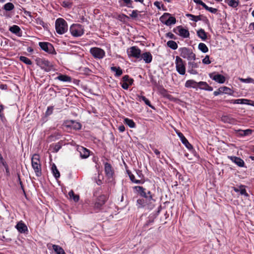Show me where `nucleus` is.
I'll use <instances>...</instances> for the list:
<instances>
[{
    "label": "nucleus",
    "instance_id": "f257e3e1",
    "mask_svg": "<svg viewBox=\"0 0 254 254\" xmlns=\"http://www.w3.org/2000/svg\"><path fill=\"white\" fill-rule=\"evenodd\" d=\"M155 190L153 182L144 179V208L151 210L155 206V199L152 191Z\"/></svg>",
    "mask_w": 254,
    "mask_h": 254
},
{
    "label": "nucleus",
    "instance_id": "f03ea898",
    "mask_svg": "<svg viewBox=\"0 0 254 254\" xmlns=\"http://www.w3.org/2000/svg\"><path fill=\"white\" fill-rule=\"evenodd\" d=\"M55 28L56 32L59 34L62 35L67 31L68 25L65 20L62 18H59L56 20Z\"/></svg>",
    "mask_w": 254,
    "mask_h": 254
},
{
    "label": "nucleus",
    "instance_id": "7ed1b4c3",
    "mask_svg": "<svg viewBox=\"0 0 254 254\" xmlns=\"http://www.w3.org/2000/svg\"><path fill=\"white\" fill-rule=\"evenodd\" d=\"M31 164L36 175L38 177L41 175V165L40 156L37 154H34L31 158Z\"/></svg>",
    "mask_w": 254,
    "mask_h": 254
},
{
    "label": "nucleus",
    "instance_id": "20e7f679",
    "mask_svg": "<svg viewBox=\"0 0 254 254\" xmlns=\"http://www.w3.org/2000/svg\"><path fill=\"white\" fill-rule=\"evenodd\" d=\"M180 55L182 58L187 59L189 61L193 60L196 59L195 55L192 50L186 47L181 48L179 49Z\"/></svg>",
    "mask_w": 254,
    "mask_h": 254
},
{
    "label": "nucleus",
    "instance_id": "39448f33",
    "mask_svg": "<svg viewBox=\"0 0 254 254\" xmlns=\"http://www.w3.org/2000/svg\"><path fill=\"white\" fill-rule=\"evenodd\" d=\"M69 31L73 37H78L81 36L84 34V28L79 24H73L69 28Z\"/></svg>",
    "mask_w": 254,
    "mask_h": 254
},
{
    "label": "nucleus",
    "instance_id": "423d86ee",
    "mask_svg": "<svg viewBox=\"0 0 254 254\" xmlns=\"http://www.w3.org/2000/svg\"><path fill=\"white\" fill-rule=\"evenodd\" d=\"M36 62L37 64L46 72L50 71L53 69V66L52 64L46 59L38 58L36 60Z\"/></svg>",
    "mask_w": 254,
    "mask_h": 254
},
{
    "label": "nucleus",
    "instance_id": "0eeeda50",
    "mask_svg": "<svg viewBox=\"0 0 254 254\" xmlns=\"http://www.w3.org/2000/svg\"><path fill=\"white\" fill-rule=\"evenodd\" d=\"M175 64L176 70L181 75L186 73V66L185 62L179 56L176 57Z\"/></svg>",
    "mask_w": 254,
    "mask_h": 254
},
{
    "label": "nucleus",
    "instance_id": "6e6552de",
    "mask_svg": "<svg viewBox=\"0 0 254 254\" xmlns=\"http://www.w3.org/2000/svg\"><path fill=\"white\" fill-rule=\"evenodd\" d=\"M90 52L95 59H102L105 56V51L98 47L91 48L90 50Z\"/></svg>",
    "mask_w": 254,
    "mask_h": 254
},
{
    "label": "nucleus",
    "instance_id": "1a4fd4ad",
    "mask_svg": "<svg viewBox=\"0 0 254 254\" xmlns=\"http://www.w3.org/2000/svg\"><path fill=\"white\" fill-rule=\"evenodd\" d=\"M157 87L158 92L163 97L166 98L171 101L175 102L176 101V98L170 94L168 90L165 89L162 85H157Z\"/></svg>",
    "mask_w": 254,
    "mask_h": 254
},
{
    "label": "nucleus",
    "instance_id": "9d476101",
    "mask_svg": "<svg viewBox=\"0 0 254 254\" xmlns=\"http://www.w3.org/2000/svg\"><path fill=\"white\" fill-rule=\"evenodd\" d=\"M173 32L184 38H187L190 37L189 30L184 28L182 26H178L174 28Z\"/></svg>",
    "mask_w": 254,
    "mask_h": 254
},
{
    "label": "nucleus",
    "instance_id": "9b49d317",
    "mask_svg": "<svg viewBox=\"0 0 254 254\" xmlns=\"http://www.w3.org/2000/svg\"><path fill=\"white\" fill-rule=\"evenodd\" d=\"M39 46L45 52L49 54H55V51L53 46L48 42H39Z\"/></svg>",
    "mask_w": 254,
    "mask_h": 254
},
{
    "label": "nucleus",
    "instance_id": "f8f14e48",
    "mask_svg": "<svg viewBox=\"0 0 254 254\" xmlns=\"http://www.w3.org/2000/svg\"><path fill=\"white\" fill-rule=\"evenodd\" d=\"M127 54L129 57L139 58L141 55V51L137 47L133 46L127 49Z\"/></svg>",
    "mask_w": 254,
    "mask_h": 254
},
{
    "label": "nucleus",
    "instance_id": "ddd939ff",
    "mask_svg": "<svg viewBox=\"0 0 254 254\" xmlns=\"http://www.w3.org/2000/svg\"><path fill=\"white\" fill-rule=\"evenodd\" d=\"M209 76L212 80L220 84L224 83L226 80V78L224 75L218 73L216 74L215 72L209 73Z\"/></svg>",
    "mask_w": 254,
    "mask_h": 254
},
{
    "label": "nucleus",
    "instance_id": "4468645a",
    "mask_svg": "<svg viewBox=\"0 0 254 254\" xmlns=\"http://www.w3.org/2000/svg\"><path fill=\"white\" fill-rule=\"evenodd\" d=\"M234 91L230 88L227 86H222L219 88L218 90L215 91L213 92L214 96H218L221 94L225 93L230 95H232Z\"/></svg>",
    "mask_w": 254,
    "mask_h": 254
},
{
    "label": "nucleus",
    "instance_id": "2eb2a0df",
    "mask_svg": "<svg viewBox=\"0 0 254 254\" xmlns=\"http://www.w3.org/2000/svg\"><path fill=\"white\" fill-rule=\"evenodd\" d=\"M199 64H200V61L198 63H195L194 62H189L188 69V72L191 74H198V72L195 69L198 67Z\"/></svg>",
    "mask_w": 254,
    "mask_h": 254
},
{
    "label": "nucleus",
    "instance_id": "dca6fc26",
    "mask_svg": "<svg viewBox=\"0 0 254 254\" xmlns=\"http://www.w3.org/2000/svg\"><path fill=\"white\" fill-rule=\"evenodd\" d=\"M132 83V79L129 78L128 75H125L122 78L121 86L123 89L127 90Z\"/></svg>",
    "mask_w": 254,
    "mask_h": 254
},
{
    "label": "nucleus",
    "instance_id": "f3484780",
    "mask_svg": "<svg viewBox=\"0 0 254 254\" xmlns=\"http://www.w3.org/2000/svg\"><path fill=\"white\" fill-rule=\"evenodd\" d=\"M161 208V206L158 208V211L156 213H152L150 214L149 216L148 217V220L147 221L146 223L144 225V227L146 226H149L150 225H152V224L154 222V220L155 219V218L157 217V216L158 215L159 213L160 212V208Z\"/></svg>",
    "mask_w": 254,
    "mask_h": 254
},
{
    "label": "nucleus",
    "instance_id": "a211bd4d",
    "mask_svg": "<svg viewBox=\"0 0 254 254\" xmlns=\"http://www.w3.org/2000/svg\"><path fill=\"white\" fill-rule=\"evenodd\" d=\"M105 172L108 178H111L114 175V171L111 165L108 163H105L104 165Z\"/></svg>",
    "mask_w": 254,
    "mask_h": 254
},
{
    "label": "nucleus",
    "instance_id": "6ab92c4d",
    "mask_svg": "<svg viewBox=\"0 0 254 254\" xmlns=\"http://www.w3.org/2000/svg\"><path fill=\"white\" fill-rule=\"evenodd\" d=\"M77 150L82 158H86L89 156V151L82 146H78Z\"/></svg>",
    "mask_w": 254,
    "mask_h": 254
},
{
    "label": "nucleus",
    "instance_id": "aec40b11",
    "mask_svg": "<svg viewBox=\"0 0 254 254\" xmlns=\"http://www.w3.org/2000/svg\"><path fill=\"white\" fill-rule=\"evenodd\" d=\"M230 160L237 165L239 167H243L245 165L244 161L240 157L236 156H229Z\"/></svg>",
    "mask_w": 254,
    "mask_h": 254
},
{
    "label": "nucleus",
    "instance_id": "412c9836",
    "mask_svg": "<svg viewBox=\"0 0 254 254\" xmlns=\"http://www.w3.org/2000/svg\"><path fill=\"white\" fill-rule=\"evenodd\" d=\"M236 132L239 136H246L251 135L253 132V130L251 129H247L246 130L238 129L236 130Z\"/></svg>",
    "mask_w": 254,
    "mask_h": 254
},
{
    "label": "nucleus",
    "instance_id": "4be33fe9",
    "mask_svg": "<svg viewBox=\"0 0 254 254\" xmlns=\"http://www.w3.org/2000/svg\"><path fill=\"white\" fill-rule=\"evenodd\" d=\"M9 30L12 33L15 34L19 37L22 36V31L20 27L16 25H14L9 27Z\"/></svg>",
    "mask_w": 254,
    "mask_h": 254
},
{
    "label": "nucleus",
    "instance_id": "5701e85b",
    "mask_svg": "<svg viewBox=\"0 0 254 254\" xmlns=\"http://www.w3.org/2000/svg\"><path fill=\"white\" fill-rule=\"evenodd\" d=\"M191 20L194 22H197L198 21L201 20L205 23L207 24H209V20L207 18L206 16H204L203 15H194L193 19H191Z\"/></svg>",
    "mask_w": 254,
    "mask_h": 254
},
{
    "label": "nucleus",
    "instance_id": "b1692460",
    "mask_svg": "<svg viewBox=\"0 0 254 254\" xmlns=\"http://www.w3.org/2000/svg\"><path fill=\"white\" fill-rule=\"evenodd\" d=\"M233 190L236 192H239L241 195H244L246 197L249 196V194L246 191L245 186L244 185H241L239 188L234 187Z\"/></svg>",
    "mask_w": 254,
    "mask_h": 254
},
{
    "label": "nucleus",
    "instance_id": "393cba45",
    "mask_svg": "<svg viewBox=\"0 0 254 254\" xmlns=\"http://www.w3.org/2000/svg\"><path fill=\"white\" fill-rule=\"evenodd\" d=\"M197 83H198V82H196L194 80L190 79V80H188L186 82L185 86L187 88H197Z\"/></svg>",
    "mask_w": 254,
    "mask_h": 254
},
{
    "label": "nucleus",
    "instance_id": "a878e982",
    "mask_svg": "<svg viewBox=\"0 0 254 254\" xmlns=\"http://www.w3.org/2000/svg\"><path fill=\"white\" fill-rule=\"evenodd\" d=\"M56 79L63 82H70L71 81V78L64 74H61Z\"/></svg>",
    "mask_w": 254,
    "mask_h": 254
},
{
    "label": "nucleus",
    "instance_id": "bb28decb",
    "mask_svg": "<svg viewBox=\"0 0 254 254\" xmlns=\"http://www.w3.org/2000/svg\"><path fill=\"white\" fill-rule=\"evenodd\" d=\"M197 35L203 41L207 39V34L203 29H200L197 31Z\"/></svg>",
    "mask_w": 254,
    "mask_h": 254
},
{
    "label": "nucleus",
    "instance_id": "cd10ccee",
    "mask_svg": "<svg viewBox=\"0 0 254 254\" xmlns=\"http://www.w3.org/2000/svg\"><path fill=\"white\" fill-rule=\"evenodd\" d=\"M52 248L56 254H66L64 250L59 245H52Z\"/></svg>",
    "mask_w": 254,
    "mask_h": 254
},
{
    "label": "nucleus",
    "instance_id": "c85d7f7f",
    "mask_svg": "<svg viewBox=\"0 0 254 254\" xmlns=\"http://www.w3.org/2000/svg\"><path fill=\"white\" fill-rule=\"evenodd\" d=\"M17 230L20 233H24L27 230V226L23 223L19 222L16 226Z\"/></svg>",
    "mask_w": 254,
    "mask_h": 254
},
{
    "label": "nucleus",
    "instance_id": "c756f323",
    "mask_svg": "<svg viewBox=\"0 0 254 254\" xmlns=\"http://www.w3.org/2000/svg\"><path fill=\"white\" fill-rule=\"evenodd\" d=\"M225 2L233 8L237 7L239 3V0H225Z\"/></svg>",
    "mask_w": 254,
    "mask_h": 254
},
{
    "label": "nucleus",
    "instance_id": "7c9ffc66",
    "mask_svg": "<svg viewBox=\"0 0 254 254\" xmlns=\"http://www.w3.org/2000/svg\"><path fill=\"white\" fill-rule=\"evenodd\" d=\"M152 60V56L151 53L149 52H144V61L145 63L149 64L151 62Z\"/></svg>",
    "mask_w": 254,
    "mask_h": 254
},
{
    "label": "nucleus",
    "instance_id": "2f4dec72",
    "mask_svg": "<svg viewBox=\"0 0 254 254\" xmlns=\"http://www.w3.org/2000/svg\"><path fill=\"white\" fill-rule=\"evenodd\" d=\"M112 71L115 72V76H120L123 73V70L120 67L112 66L111 67Z\"/></svg>",
    "mask_w": 254,
    "mask_h": 254
},
{
    "label": "nucleus",
    "instance_id": "473e14b6",
    "mask_svg": "<svg viewBox=\"0 0 254 254\" xmlns=\"http://www.w3.org/2000/svg\"><path fill=\"white\" fill-rule=\"evenodd\" d=\"M51 169L54 177L56 179L60 178V174L55 164H53L52 165Z\"/></svg>",
    "mask_w": 254,
    "mask_h": 254
},
{
    "label": "nucleus",
    "instance_id": "72a5a7b5",
    "mask_svg": "<svg viewBox=\"0 0 254 254\" xmlns=\"http://www.w3.org/2000/svg\"><path fill=\"white\" fill-rule=\"evenodd\" d=\"M199 84L201 86L204 85V87L202 88V90L211 91L213 90V87L210 86L206 82L200 81Z\"/></svg>",
    "mask_w": 254,
    "mask_h": 254
},
{
    "label": "nucleus",
    "instance_id": "f704fd0d",
    "mask_svg": "<svg viewBox=\"0 0 254 254\" xmlns=\"http://www.w3.org/2000/svg\"><path fill=\"white\" fill-rule=\"evenodd\" d=\"M182 142L188 149L190 150L193 149L192 145L190 143L188 139L185 136H183V138H182Z\"/></svg>",
    "mask_w": 254,
    "mask_h": 254
},
{
    "label": "nucleus",
    "instance_id": "c9c22d12",
    "mask_svg": "<svg viewBox=\"0 0 254 254\" xmlns=\"http://www.w3.org/2000/svg\"><path fill=\"white\" fill-rule=\"evenodd\" d=\"M167 45L168 47L172 50H176L178 48V45L177 43L173 40H170L167 42Z\"/></svg>",
    "mask_w": 254,
    "mask_h": 254
},
{
    "label": "nucleus",
    "instance_id": "e433bc0d",
    "mask_svg": "<svg viewBox=\"0 0 254 254\" xmlns=\"http://www.w3.org/2000/svg\"><path fill=\"white\" fill-rule=\"evenodd\" d=\"M198 48L200 51L204 53H205L208 51V47L204 43H200L199 44Z\"/></svg>",
    "mask_w": 254,
    "mask_h": 254
},
{
    "label": "nucleus",
    "instance_id": "4c0bfd02",
    "mask_svg": "<svg viewBox=\"0 0 254 254\" xmlns=\"http://www.w3.org/2000/svg\"><path fill=\"white\" fill-rule=\"evenodd\" d=\"M166 22V25L170 26L172 24H175L176 22V19L175 17H173L170 15Z\"/></svg>",
    "mask_w": 254,
    "mask_h": 254
},
{
    "label": "nucleus",
    "instance_id": "58836bf2",
    "mask_svg": "<svg viewBox=\"0 0 254 254\" xmlns=\"http://www.w3.org/2000/svg\"><path fill=\"white\" fill-rule=\"evenodd\" d=\"M171 14L169 13H164L163 15L160 17V21L166 25V21L168 20Z\"/></svg>",
    "mask_w": 254,
    "mask_h": 254
},
{
    "label": "nucleus",
    "instance_id": "ea45409f",
    "mask_svg": "<svg viewBox=\"0 0 254 254\" xmlns=\"http://www.w3.org/2000/svg\"><path fill=\"white\" fill-rule=\"evenodd\" d=\"M124 123L131 128H133L135 127V123L132 120L129 119L128 118H125L124 119Z\"/></svg>",
    "mask_w": 254,
    "mask_h": 254
},
{
    "label": "nucleus",
    "instance_id": "a19ab883",
    "mask_svg": "<svg viewBox=\"0 0 254 254\" xmlns=\"http://www.w3.org/2000/svg\"><path fill=\"white\" fill-rule=\"evenodd\" d=\"M14 6L13 3L11 2H7L3 6V9L6 11H10L13 9Z\"/></svg>",
    "mask_w": 254,
    "mask_h": 254
},
{
    "label": "nucleus",
    "instance_id": "79ce46f5",
    "mask_svg": "<svg viewBox=\"0 0 254 254\" xmlns=\"http://www.w3.org/2000/svg\"><path fill=\"white\" fill-rule=\"evenodd\" d=\"M69 126L75 129H79L81 127V125L79 123L72 121H71V125Z\"/></svg>",
    "mask_w": 254,
    "mask_h": 254
},
{
    "label": "nucleus",
    "instance_id": "37998d69",
    "mask_svg": "<svg viewBox=\"0 0 254 254\" xmlns=\"http://www.w3.org/2000/svg\"><path fill=\"white\" fill-rule=\"evenodd\" d=\"M19 59L21 62H23L26 64L31 65L32 64L31 61L26 57L20 56Z\"/></svg>",
    "mask_w": 254,
    "mask_h": 254
},
{
    "label": "nucleus",
    "instance_id": "c03bdc74",
    "mask_svg": "<svg viewBox=\"0 0 254 254\" xmlns=\"http://www.w3.org/2000/svg\"><path fill=\"white\" fill-rule=\"evenodd\" d=\"M68 195L70 198L72 199L75 202H77L79 200V196L74 193L72 190H70L68 192Z\"/></svg>",
    "mask_w": 254,
    "mask_h": 254
},
{
    "label": "nucleus",
    "instance_id": "a18cd8bd",
    "mask_svg": "<svg viewBox=\"0 0 254 254\" xmlns=\"http://www.w3.org/2000/svg\"><path fill=\"white\" fill-rule=\"evenodd\" d=\"M121 5L126 6L127 7H131L132 4V1L131 0H122L119 1Z\"/></svg>",
    "mask_w": 254,
    "mask_h": 254
},
{
    "label": "nucleus",
    "instance_id": "49530a36",
    "mask_svg": "<svg viewBox=\"0 0 254 254\" xmlns=\"http://www.w3.org/2000/svg\"><path fill=\"white\" fill-rule=\"evenodd\" d=\"M222 121L224 123L231 124L234 122V119L228 116H224L222 117Z\"/></svg>",
    "mask_w": 254,
    "mask_h": 254
},
{
    "label": "nucleus",
    "instance_id": "de8ad7c7",
    "mask_svg": "<svg viewBox=\"0 0 254 254\" xmlns=\"http://www.w3.org/2000/svg\"><path fill=\"white\" fill-rule=\"evenodd\" d=\"M236 101L237 104L250 105L249 102L250 101V100L247 99H236Z\"/></svg>",
    "mask_w": 254,
    "mask_h": 254
},
{
    "label": "nucleus",
    "instance_id": "09e8293b",
    "mask_svg": "<svg viewBox=\"0 0 254 254\" xmlns=\"http://www.w3.org/2000/svg\"><path fill=\"white\" fill-rule=\"evenodd\" d=\"M144 103L147 106H148L149 107H150L151 109L156 110V108L154 106H153L151 104L150 101L147 98H145L144 96Z\"/></svg>",
    "mask_w": 254,
    "mask_h": 254
},
{
    "label": "nucleus",
    "instance_id": "8fccbe9b",
    "mask_svg": "<svg viewBox=\"0 0 254 254\" xmlns=\"http://www.w3.org/2000/svg\"><path fill=\"white\" fill-rule=\"evenodd\" d=\"M54 107L53 106H49L47 108V111L45 113V115L46 116H49L51 115L53 112Z\"/></svg>",
    "mask_w": 254,
    "mask_h": 254
},
{
    "label": "nucleus",
    "instance_id": "3c124183",
    "mask_svg": "<svg viewBox=\"0 0 254 254\" xmlns=\"http://www.w3.org/2000/svg\"><path fill=\"white\" fill-rule=\"evenodd\" d=\"M133 189L134 190L140 193L141 195H142L143 194V188L141 187L140 186H135L133 188Z\"/></svg>",
    "mask_w": 254,
    "mask_h": 254
},
{
    "label": "nucleus",
    "instance_id": "603ef678",
    "mask_svg": "<svg viewBox=\"0 0 254 254\" xmlns=\"http://www.w3.org/2000/svg\"><path fill=\"white\" fill-rule=\"evenodd\" d=\"M104 199V196H100L99 198H98V200H102V202L101 203H99V202H96L95 204V207H97V208H99L100 207L102 204H103L105 202V201L103 200Z\"/></svg>",
    "mask_w": 254,
    "mask_h": 254
},
{
    "label": "nucleus",
    "instance_id": "864d4df0",
    "mask_svg": "<svg viewBox=\"0 0 254 254\" xmlns=\"http://www.w3.org/2000/svg\"><path fill=\"white\" fill-rule=\"evenodd\" d=\"M202 63L205 64H209L211 63V61L209 60V57L206 55L205 58L202 61Z\"/></svg>",
    "mask_w": 254,
    "mask_h": 254
},
{
    "label": "nucleus",
    "instance_id": "5fc2aeb1",
    "mask_svg": "<svg viewBox=\"0 0 254 254\" xmlns=\"http://www.w3.org/2000/svg\"><path fill=\"white\" fill-rule=\"evenodd\" d=\"M129 176L130 180L132 182H134V183H135L136 184H140L141 183V181L140 180L135 179V177H134V176L133 175H132V174L130 175L129 174Z\"/></svg>",
    "mask_w": 254,
    "mask_h": 254
},
{
    "label": "nucleus",
    "instance_id": "6e6d98bb",
    "mask_svg": "<svg viewBox=\"0 0 254 254\" xmlns=\"http://www.w3.org/2000/svg\"><path fill=\"white\" fill-rule=\"evenodd\" d=\"M252 78L248 77L247 78H239V79L240 81L244 83H251Z\"/></svg>",
    "mask_w": 254,
    "mask_h": 254
},
{
    "label": "nucleus",
    "instance_id": "4d7b16f0",
    "mask_svg": "<svg viewBox=\"0 0 254 254\" xmlns=\"http://www.w3.org/2000/svg\"><path fill=\"white\" fill-rule=\"evenodd\" d=\"M155 6H156L159 9H161V7H163L164 5L162 4L161 2L159 1H155L154 3Z\"/></svg>",
    "mask_w": 254,
    "mask_h": 254
},
{
    "label": "nucleus",
    "instance_id": "13d9d810",
    "mask_svg": "<svg viewBox=\"0 0 254 254\" xmlns=\"http://www.w3.org/2000/svg\"><path fill=\"white\" fill-rule=\"evenodd\" d=\"M207 10L209 11L210 12L214 13V14L217 13V12L218 11V9L217 8H213V7H209L208 9Z\"/></svg>",
    "mask_w": 254,
    "mask_h": 254
},
{
    "label": "nucleus",
    "instance_id": "bf43d9fd",
    "mask_svg": "<svg viewBox=\"0 0 254 254\" xmlns=\"http://www.w3.org/2000/svg\"><path fill=\"white\" fill-rule=\"evenodd\" d=\"M166 37H169L170 39L176 40L177 37L171 32H168L166 34Z\"/></svg>",
    "mask_w": 254,
    "mask_h": 254
},
{
    "label": "nucleus",
    "instance_id": "052dcab7",
    "mask_svg": "<svg viewBox=\"0 0 254 254\" xmlns=\"http://www.w3.org/2000/svg\"><path fill=\"white\" fill-rule=\"evenodd\" d=\"M138 15V11L137 10H133L130 16L133 18H136Z\"/></svg>",
    "mask_w": 254,
    "mask_h": 254
},
{
    "label": "nucleus",
    "instance_id": "680f3d73",
    "mask_svg": "<svg viewBox=\"0 0 254 254\" xmlns=\"http://www.w3.org/2000/svg\"><path fill=\"white\" fill-rule=\"evenodd\" d=\"M143 200L139 199L137 200V205L138 208H141L142 206Z\"/></svg>",
    "mask_w": 254,
    "mask_h": 254
},
{
    "label": "nucleus",
    "instance_id": "e2e57ef3",
    "mask_svg": "<svg viewBox=\"0 0 254 254\" xmlns=\"http://www.w3.org/2000/svg\"><path fill=\"white\" fill-rule=\"evenodd\" d=\"M0 163L2 164V165L4 166H5L6 165V164H5V162H4L2 156L0 154Z\"/></svg>",
    "mask_w": 254,
    "mask_h": 254
},
{
    "label": "nucleus",
    "instance_id": "0e129e2a",
    "mask_svg": "<svg viewBox=\"0 0 254 254\" xmlns=\"http://www.w3.org/2000/svg\"><path fill=\"white\" fill-rule=\"evenodd\" d=\"M119 130L120 132H124L125 130V127L124 126L121 125L119 127Z\"/></svg>",
    "mask_w": 254,
    "mask_h": 254
},
{
    "label": "nucleus",
    "instance_id": "69168bd1",
    "mask_svg": "<svg viewBox=\"0 0 254 254\" xmlns=\"http://www.w3.org/2000/svg\"><path fill=\"white\" fill-rule=\"evenodd\" d=\"M154 153L158 156V158H160V151L157 150V149H155L154 150Z\"/></svg>",
    "mask_w": 254,
    "mask_h": 254
},
{
    "label": "nucleus",
    "instance_id": "338daca9",
    "mask_svg": "<svg viewBox=\"0 0 254 254\" xmlns=\"http://www.w3.org/2000/svg\"><path fill=\"white\" fill-rule=\"evenodd\" d=\"M205 10H207L208 9L209 6H208L205 3L202 1V3L200 4Z\"/></svg>",
    "mask_w": 254,
    "mask_h": 254
},
{
    "label": "nucleus",
    "instance_id": "774afa93",
    "mask_svg": "<svg viewBox=\"0 0 254 254\" xmlns=\"http://www.w3.org/2000/svg\"><path fill=\"white\" fill-rule=\"evenodd\" d=\"M63 5L64 7H68L70 6V3L64 1L63 2Z\"/></svg>",
    "mask_w": 254,
    "mask_h": 254
}]
</instances>
